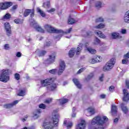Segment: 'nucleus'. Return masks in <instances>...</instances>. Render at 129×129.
Returning <instances> with one entry per match:
<instances>
[{
    "mask_svg": "<svg viewBox=\"0 0 129 129\" xmlns=\"http://www.w3.org/2000/svg\"><path fill=\"white\" fill-rule=\"evenodd\" d=\"M18 95H19V96H25V95H26V91L21 90Z\"/></svg>",
    "mask_w": 129,
    "mask_h": 129,
    "instance_id": "obj_32",
    "label": "nucleus"
},
{
    "mask_svg": "<svg viewBox=\"0 0 129 129\" xmlns=\"http://www.w3.org/2000/svg\"><path fill=\"white\" fill-rule=\"evenodd\" d=\"M123 20L125 23H129V11H127L124 15Z\"/></svg>",
    "mask_w": 129,
    "mask_h": 129,
    "instance_id": "obj_22",
    "label": "nucleus"
},
{
    "mask_svg": "<svg viewBox=\"0 0 129 129\" xmlns=\"http://www.w3.org/2000/svg\"><path fill=\"white\" fill-rule=\"evenodd\" d=\"M83 46V44L82 43H80V44L78 45V47L77 48V52L76 54L79 55L81 52V50H82V47Z\"/></svg>",
    "mask_w": 129,
    "mask_h": 129,
    "instance_id": "obj_24",
    "label": "nucleus"
},
{
    "mask_svg": "<svg viewBox=\"0 0 129 129\" xmlns=\"http://www.w3.org/2000/svg\"><path fill=\"white\" fill-rule=\"evenodd\" d=\"M87 111V116H90V115H92V114H94V113H95V109L92 107L88 108Z\"/></svg>",
    "mask_w": 129,
    "mask_h": 129,
    "instance_id": "obj_19",
    "label": "nucleus"
},
{
    "mask_svg": "<svg viewBox=\"0 0 129 129\" xmlns=\"http://www.w3.org/2000/svg\"><path fill=\"white\" fill-rule=\"evenodd\" d=\"M55 62V54H50L48 58L46 60V64H52Z\"/></svg>",
    "mask_w": 129,
    "mask_h": 129,
    "instance_id": "obj_14",
    "label": "nucleus"
},
{
    "mask_svg": "<svg viewBox=\"0 0 129 129\" xmlns=\"http://www.w3.org/2000/svg\"><path fill=\"white\" fill-rule=\"evenodd\" d=\"M120 107L122 111L123 112V113H125V114H126V113L128 112V108L125 106V103H122L120 104Z\"/></svg>",
    "mask_w": 129,
    "mask_h": 129,
    "instance_id": "obj_18",
    "label": "nucleus"
},
{
    "mask_svg": "<svg viewBox=\"0 0 129 129\" xmlns=\"http://www.w3.org/2000/svg\"><path fill=\"white\" fill-rule=\"evenodd\" d=\"M122 64H127L128 63V59H127L126 58H124L122 60Z\"/></svg>",
    "mask_w": 129,
    "mask_h": 129,
    "instance_id": "obj_44",
    "label": "nucleus"
},
{
    "mask_svg": "<svg viewBox=\"0 0 129 129\" xmlns=\"http://www.w3.org/2000/svg\"><path fill=\"white\" fill-rule=\"evenodd\" d=\"M44 8H49L50 7V2H47L43 4Z\"/></svg>",
    "mask_w": 129,
    "mask_h": 129,
    "instance_id": "obj_39",
    "label": "nucleus"
},
{
    "mask_svg": "<svg viewBox=\"0 0 129 129\" xmlns=\"http://www.w3.org/2000/svg\"><path fill=\"white\" fill-rule=\"evenodd\" d=\"M84 70H85V68H81L78 71V74H80V73H82V72H83Z\"/></svg>",
    "mask_w": 129,
    "mask_h": 129,
    "instance_id": "obj_46",
    "label": "nucleus"
},
{
    "mask_svg": "<svg viewBox=\"0 0 129 129\" xmlns=\"http://www.w3.org/2000/svg\"><path fill=\"white\" fill-rule=\"evenodd\" d=\"M34 13L35 11H34V9H26L24 11L23 16L24 17H28V16L30 14V17L33 18L34 16H35Z\"/></svg>",
    "mask_w": 129,
    "mask_h": 129,
    "instance_id": "obj_10",
    "label": "nucleus"
},
{
    "mask_svg": "<svg viewBox=\"0 0 129 129\" xmlns=\"http://www.w3.org/2000/svg\"><path fill=\"white\" fill-rule=\"evenodd\" d=\"M87 50L88 52L91 53V54H95L96 53V50L91 48H88Z\"/></svg>",
    "mask_w": 129,
    "mask_h": 129,
    "instance_id": "obj_31",
    "label": "nucleus"
},
{
    "mask_svg": "<svg viewBox=\"0 0 129 129\" xmlns=\"http://www.w3.org/2000/svg\"><path fill=\"white\" fill-rule=\"evenodd\" d=\"M126 86L127 88H129V81H126Z\"/></svg>",
    "mask_w": 129,
    "mask_h": 129,
    "instance_id": "obj_58",
    "label": "nucleus"
},
{
    "mask_svg": "<svg viewBox=\"0 0 129 129\" xmlns=\"http://www.w3.org/2000/svg\"><path fill=\"white\" fill-rule=\"evenodd\" d=\"M14 22L16 24H20V23H21V20H20V19H15Z\"/></svg>",
    "mask_w": 129,
    "mask_h": 129,
    "instance_id": "obj_56",
    "label": "nucleus"
},
{
    "mask_svg": "<svg viewBox=\"0 0 129 129\" xmlns=\"http://www.w3.org/2000/svg\"><path fill=\"white\" fill-rule=\"evenodd\" d=\"M87 34L88 36H92V32H91V31L87 32Z\"/></svg>",
    "mask_w": 129,
    "mask_h": 129,
    "instance_id": "obj_61",
    "label": "nucleus"
},
{
    "mask_svg": "<svg viewBox=\"0 0 129 129\" xmlns=\"http://www.w3.org/2000/svg\"><path fill=\"white\" fill-rule=\"evenodd\" d=\"M101 22H103V18L100 17L96 20V23H101Z\"/></svg>",
    "mask_w": 129,
    "mask_h": 129,
    "instance_id": "obj_40",
    "label": "nucleus"
},
{
    "mask_svg": "<svg viewBox=\"0 0 129 129\" xmlns=\"http://www.w3.org/2000/svg\"><path fill=\"white\" fill-rule=\"evenodd\" d=\"M19 103V100H15L13 103L10 104H7L4 105V108H12L14 105H16V104H18Z\"/></svg>",
    "mask_w": 129,
    "mask_h": 129,
    "instance_id": "obj_17",
    "label": "nucleus"
},
{
    "mask_svg": "<svg viewBox=\"0 0 129 129\" xmlns=\"http://www.w3.org/2000/svg\"><path fill=\"white\" fill-rule=\"evenodd\" d=\"M12 6H13V3L11 2L0 3V10H7Z\"/></svg>",
    "mask_w": 129,
    "mask_h": 129,
    "instance_id": "obj_9",
    "label": "nucleus"
},
{
    "mask_svg": "<svg viewBox=\"0 0 129 129\" xmlns=\"http://www.w3.org/2000/svg\"><path fill=\"white\" fill-rule=\"evenodd\" d=\"M90 63H92V64H94L95 63H97V62H99V59L96 60V59L92 58L89 60Z\"/></svg>",
    "mask_w": 129,
    "mask_h": 129,
    "instance_id": "obj_35",
    "label": "nucleus"
},
{
    "mask_svg": "<svg viewBox=\"0 0 129 129\" xmlns=\"http://www.w3.org/2000/svg\"><path fill=\"white\" fill-rule=\"evenodd\" d=\"M76 116V113H75V112H73L72 117H75Z\"/></svg>",
    "mask_w": 129,
    "mask_h": 129,
    "instance_id": "obj_59",
    "label": "nucleus"
},
{
    "mask_svg": "<svg viewBox=\"0 0 129 129\" xmlns=\"http://www.w3.org/2000/svg\"><path fill=\"white\" fill-rule=\"evenodd\" d=\"M115 64L114 58H111L109 61H108L103 68V71L104 72L107 71H110L113 68V66Z\"/></svg>",
    "mask_w": 129,
    "mask_h": 129,
    "instance_id": "obj_7",
    "label": "nucleus"
},
{
    "mask_svg": "<svg viewBox=\"0 0 129 129\" xmlns=\"http://www.w3.org/2000/svg\"><path fill=\"white\" fill-rule=\"evenodd\" d=\"M31 26H32L34 29H35L36 31L37 32H40V33H44L45 31L42 29L40 25H38L36 21L33 20V22H31Z\"/></svg>",
    "mask_w": 129,
    "mask_h": 129,
    "instance_id": "obj_8",
    "label": "nucleus"
},
{
    "mask_svg": "<svg viewBox=\"0 0 129 129\" xmlns=\"http://www.w3.org/2000/svg\"><path fill=\"white\" fill-rule=\"evenodd\" d=\"M53 81V78L47 79L41 81L42 86L47 87V90L48 91H54L57 88V84H52Z\"/></svg>",
    "mask_w": 129,
    "mask_h": 129,
    "instance_id": "obj_4",
    "label": "nucleus"
},
{
    "mask_svg": "<svg viewBox=\"0 0 129 129\" xmlns=\"http://www.w3.org/2000/svg\"><path fill=\"white\" fill-rule=\"evenodd\" d=\"M12 16L10 13H7L3 17V20H10V18H11Z\"/></svg>",
    "mask_w": 129,
    "mask_h": 129,
    "instance_id": "obj_30",
    "label": "nucleus"
},
{
    "mask_svg": "<svg viewBox=\"0 0 129 129\" xmlns=\"http://www.w3.org/2000/svg\"><path fill=\"white\" fill-rule=\"evenodd\" d=\"M22 129H34V128H33V127H28V128H27V127H24Z\"/></svg>",
    "mask_w": 129,
    "mask_h": 129,
    "instance_id": "obj_64",
    "label": "nucleus"
},
{
    "mask_svg": "<svg viewBox=\"0 0 129 129\" xmlns=\"http://www.w3.org/2000/svg\"><path fill=\"white\" fill-rule=\"evenodd\" d=\"M115 64L114 58H111L109 61H108L103 68V71L104 72L107 71H110L113 68V66Z\"/></svg>",
    "mask_w": 129,
    "mask_h": 129,
    "instance_id": "obj_6",
    "label": "nucleus"
},
{
    "mask_svg": "<svg viewBox=\"0 0 129 129\" xmlns=\"http://www.w3.org/2000/svg\"><path fill=\"white\" fill-rule=\"evenodd\" d=\"M55 9H51L50 10H48L47 12H48V13H52V12H55Z\"/></svg>",
    "mask_w": 129,
    "mask_h": 129,
    "instance_id": "obj_57",
    "label": "nucleus"
},
{
    "mask_svg": "<svg viewBox=\"0 0 129 129\" xmlns=\"http://www.w3.org/2000/svg\"><path fill=\"white\" fill-rule=\"evenodd\" d=\"M20 74L16 73L15 75V78L16 80H20Z\"/></svg>",
    "mask_w": 129,
    "mask_h": 129,
    "instance_id": "obj_43",
    "label": "nucleus"
},
{
    "mask_svg": "<svg viewBox=\"0 0 129 129\" xmlns=\"http://www.w3.org/2000/svg\"><path fill=\"white\" fill-rule=\"evenodd\" d=\"M58 112V110H55L53 111V115L52 116L53 122L45 121L42 124L43 128L45 129H52L54 128V126H58V122H59V118L60 116L59 114L56 113Z\"/></svg>",
    "mask_w": 129,
    "mask_h": 129,
    "instance_id": "obj_2",
    "label": "nucleus"
},
{
    "mask_svg": "<svg viewBox=\"0 0 129 129\" xmlns=\"http://www.w3.org/2000/svg\"><path fill=\"white\" fill-rule=\"evenodd\" d=\"M85 127H86V122L85 120H82L80 123L78 124L76 129H85Z\"/></svg>",
    "mask_w": 129,
    "mask_h": 129,
    "instance_id": "obj_15",
    "label": "nucleus"
},
{
    "mask_svg": "<svg viewBox=\"0 0 129 129\" xmlns=\"http://www.w3.org/2000/svg\"><path fill=\"white\" fill-rule=\"evenodd\" d=\"M35 52L39 56V57H42L47 53V52L45 50H40L39 49H37Z\"/></svg>",
    "mask_w": 129,
    "mask_h": 129,
    "instance_id": "obj_20",
    "label": "nucleus"
},
{
    "mask_svg": "<svg viewBox=\"0 0 129 129\" xmlns=\"http://www.w3.org/2000/svg\"><path fill=\"white\" fill-rule=\"evenodd\" d=\"M58 101L61 105L65 104L68 102V99H60L58 100Z\"/></svg>",
    "mask_w": 129,
    "mask_h": 129,
    "instance_id": "obj_28",
    "label": "nucleus"
},
{
    "mask_svg": "<svg viewBox=\"0 0 129 129\" xmlns=\"http://www.w3.org/2000/svg\"><path fill=\"white\" fill-rule=\"evenodd\" d=\"M6 35L10 37L12 35V28L9 22H6L5 24Z\"/></svg>",
    "mask_w": 129,
    "mask_h": 129,
    "instance_id": "obj_11",
    "label": "nucleus"
},
{
    "mask_svg": "<svg viewBox=\"0 0 129 129\" xmlns=\"http://www.w3.org/2000/svg\"><path fill=\"white\" fill-rule=\"evenodd\" d=\"M123 98L122 100L124 102H128L129 101V93L127 90L124 89L123 90Z\"/></svg>",
    "mask_w": 129,
    "mask_h": 129,
    "instance_id": "obj_12",
    "label": "nucleus"
},
{
    "mask_svg": "<svg viewBox=\"0 0 129 129\" xmlns=\"http://www.w3.org/2000/svg\"><path fill=\"white\" fill-rule=\"evenodd\" d=\"M52 98L47 99L45 100V102L48 104L51 103V102H52Z\"/></svg>",
    "mask_w": 129,
    "mask_h": 129,
    "instance_id": "obj_49",
    "label": "nucleus"
},
{
    "mask_svg": "<svg viewBox=\"0 0 129 129\" xmlns=\"http://www.w3.org/2000/svg\"><path fill=\"white\" fill-rule=\"evenodd\" d=\"M73 81L74 83L75 84V85L77 86V87L78 88H79V89H81V87H82V86L81 85V84L79 82V81L78 80V79H74L73 80Z\"/></svg>",
    "mask_w": 129,
    "mask_h": 129,
    "instance_id": "obj_21",
    "label": "nucleus"
},
{
    "mask_svg": "<svg viewBox=\"0 0 129 129\" xmlns=\"http://www.w3.org/2000/svg\"><path fill=\"white\" fill-rule=\"evenodd\" d=\"M36 11L37 13H39L40 16H41V17H42L43 18H45L46 17V14H45L44 13V11H42V10H41V9H40L39 8H37Z\"/></svg>",
    "mask_w": 129,
    "mask_h": 129,
    "instance_id": "obj_25",
    "label": "nucleus"
},
{
    "mask_svg": "<svg viewBox=\"0 0 129 129\" xmlns=\"http://www.w3.org/2000/svg\"><path fill=\"white\" fill-rule=\"evenodd\" d=\"M99 43H100V40L96 37L94 40V44H95V45H97L99 44Z\"/></svg>",
    "mask_w": 129,
    "mask_h": 129,
    "instance_id": "obj_38",
    "label": "nucleus"
},
{
    "mask_svg": "<svg viewBox=\"0 0 129 129\" xmlns=\"http://www.w3.org/2000/svg\"><path fill=\"white\" fill-rule=\"evenodd\" d=\"M11 71L10 70H3V73L0 76V81L2 82H8L10 80V74Z\"/></svg>",
    "mask_w": 129,
    "mask_h": 129,
    "instance_id": "obj_5",
    "label": "nucleus"
},
{
    "mask_svg": "<svg viewBox=\"0 0 129 129\" xmlns=\"http://www.w3.org/2000/svg\"><path fill=\"white\" fill-rule=\"evenodd\" d=\"M40 114H41V109H38L37 110H35L33 113V118L34 119H37L39 118V117L40 116Z\"/></svg>",
    "mask_w": 129,
    "mask_h": 129,
    "instance_id": "obj_16",
    "label": "nucleus"
},
{
    "mask_svg": "<svg viewBox=\"0 0 129 129\" xmlns=\"http://www.w3.org/2000/svg\"><path fill=\"white\" fill-rule=\"evenodd\" d=\"M75 50H76V48H73L70 50L69 55L71 58H72V57L74 56V54H75Z\"/></svg>",
    "mask_w": 129,
    "mask_h": 129,
    "instance_id": "obj_27",
    "label": "nucleus"
},
{
    "mask_svg": "<svg viewBox=\"0 0 129 129\" xmlns=\"http://www.w3.org/2000/svg\"><path fill=\"white\" fill-rule=\"evenodd\" d=\"M124 58L125 59H128V58H129V52H127V54H126L124 55Z\"/></svg>",
    "mask_w": 129,
    "mask_h": 129,
    "instance_id": "obj_53",
    "label": "nucleus"
},
{
    "mask_svg": "<svg viewBox=\"0 0 129 129\" xmlns=\"http://www.w3.org/2000/svg\"><path fill=\"white\" fill-rule=\"evenodd\" d=\"M4 49L5 50H9L10 49V44H6L4 45Z\"/></svg>",
    "mask_w": 129,
    "mask_h": 129,
    "instance_id": "obj_47",
    "label": "nucleus"
},
{
    "mask_svg": "<svg viewBox=\"0 0 129 129\" xmlns=\"http://www.w3.org/2000/svg\"><path fill=\"white\" fill-rule=\"evenodd\" d=\"M121 34H122L123 35H125V34H126V30L124 29H121Z\"/></svg>",
    "mask_w": 129,
    "mask_h": 129,
    "instance_id": "obj_50",
    "label": "nucleus"
},
{
    "mask_svg": "<svg viewBox=\"0 0 129 129\" xmlns=\"http://www.w3.org/2000/svg\"><path fill=\"white\" fill-rule=\"evenodd\" d=\"M96 60H99V62H100L101 61V59L100 58V56H97L96 58Z\"/></svg>",
    "mask_w": 129,
    "mask_h": 129,
    "instance_id": "obj_63",
    "label": "nucleus"
},
{
    "mask_svg": "<svg viewBox=\"0 0 129 129\" xmlns=\"http://www.w3.org/2000/svg\"><path fill=\"white\" fill-rule=\"evenodd\" d=\"M16 56L20 58L22 56V53L20 52H18L16 53Z\"/></svg>",
    "mask_w": 129,
    "mask_h": 129,
    "instance_id": "obj_55",
    "label": "nucleus"
},
{
    "mask_svg": "<svg viewBox=\"0 0 129 129\" xmlns=\"http://www.w3.org/2000/svg\"><path fill=\"white\" fill-rule=\"evenodd\" d=\"M109 91H110L111 92H112V91H113V90H114V86H111L109 88Z\"/></svg>",
    "mask_w": 129,
    "mask_h": 129,
    "instance_id": "obj_51",
    "label": "nucleus"
},
{
    "mask_svg": "<svg viewBox=\"0 0 129 129\" xmlns=\"http://www.w3.org/2000/svg\"><path fill=\"white\" fill-rule=\"evenodd\" d=\"M27 118H28V116L26 115L25 118L22 119V121H26V120H27Z\"/></svg>",
    "mask_w": 129,
    "mask_h": 129,
    "instance_id": "obj_62",
    "label": "nucleus"
},
{
    "mask_svg": "<svg viewBox=\"0 0 129 129\" xmlns=\"http://www.w3.org/2000/svg\"><path fill=\"white\" fill-rule=\"evenodd\" d=\"M111 37L112 39H117V38H118V37H119V34L116 32H113L111 34Z\"/></svg>",
    "mask_w": 129,
    "mask_h": 129,
    "instance_id": "obj_29",
    "label": "nucleus"
},
{
    "mask_svg": "<svg viewBox=\"0 0 129 129\" xmlns=\"http://www.w3.org/2000/svg\"><path fill=\"white\" fill-rule=\"evenodd\" d=\"M39 108H42V109H45L46 107V105L44 104H40L39 105Z\"/></svg>",
    "mask_w": 129,
    "mask_h": 129,
    "instance_id": "obj_42",
    "label": "nucleus"
},
{
    "mask_svg": "<svg viewBox=\"0 0 129 129\" xmlns=\"http://www.w3.org/2000/svg\"><path fill=\"white\" fill-rule=\"evenodd\" d=\"M75 23H76V21H75V20L74 19L70 18L69 19L68 23L69 25H73V24H75Z\"/></svg>",
    "mask_w": 129,
    "mask_h": 129,
    "instance_id": "obj_34",
    "label": "nucleus"
},
{
    "mask_svg": "<svg viewBox=\"0 0 129 129\" xmlns=\"http://www.w3.org/2000/svg\"><path fill=\"white\" fill-rule=\"evenodd\" d=\"M111 112L112 114H116V112H117V107L116 106L112 105Z\"/></svg>",
    "mask_w": 129,
    "mask_h": 129,
    "instance_id": "obj_26",
    "label": "nucleus"
},
{
    "mask_svg": "<svg viewBox=\"0 0 129 129\" xmlns=\"http://www.w3.org/2000/svg\"><path fill=\"white\" fill-rule=\"evenodd\" d=\"M50 45H51V42L49 41V42H46V43L44 44V46L45 47H49V46H50Z\"/></svg>",
    "mask_w": 129,
    "mask_h": 129,
    "instance_id": "obj_52",
    "label": "nucleus"
},
{
    "mask_svg": "<svg viewBox=\"0 0 129 129\" xmlns=\"http://www.w3.org/2000/svg\"><path fill=\"white\" fill-rule=\"evenodd\" d=\"M117 121H118V118H115L114 120V123H117Z\"/></svg>",
    "mask_w": 129,
    "mask_h": 129,
    "instance_id": "obj_60",
    "label": "nucleus"
},
{
    "mask_svg": "<svg viewBox=\"0 0 129 129\" xmlns=\"http://www.w3.org/2000/svg\"><path fill=\"white\" fill-rule=\"evenodd\" d=\"M72 125H73V124L72 123V122H69L67 125V127L68 128H71V127H72Z\"/></svg>",
    "mask_w": 129,
    "mask_h": 129,
    "instance_id": "obj_45",
    "label": "nucleus"
},
{
    "mask_svg": "<svg viewBox=\"0 0 129 129\" xmlns=\"http://www.w3.org/2000/svg\"><path fill=\"white\" fill-rule=\"evenodd\" d=\"M108 118L105 116L97 115L95 116L91 121L92 125H96L91 129H105L107 125L106 122Z\"/></svg>",
    "mask_w": 129,
    "mask_h": 129,
    "instance_id": "obj_1",
    "label": "nucleus"
},
{
    "mask_svg": "<svg viewBox=\"0 0 129 129\" xmlns=\"http://www.w3.org/2000/svg\"><path fill=\"white\" fill-rule=\"evenodd\" d=\"M95 33L98 35V37L102 38V39H105L106 38V36L104 35L101 31H95Z\"/></svg>",
    "mask_w": 129,
    "mask_h": 129,
    "instance_id": "obj_23",
    "label": "nucleus"
},
{
    "mask_svg": "<svg viewBox=\"0 0 129 129\" xmlns=\"http://www.w3.org/2000/svg\"><path fill=\"white\" fill-rule=\"evenodd\" d=\"M104 78V74H102V75L99 77V79L100 81L102 82V81H103Z\"/></svg>",
    "mask_w": 129,
    "mask_h": 129,
    "instance_id": "obj_48",
    "label": "nucleus"
},
{
    "mask_svg": "<svg viewBox=\"0 0 129 129\" xmlns=\"http://www.w3.org/2000/svg\"><path fill=\"white\" fill-rule=\"evenodd\" d=\"M102 7V3L100 2H97L96 3V8L97 9H100Z\"/></svg>",
    "mask_w": 129,
    "mask_h": 129,
    "instance_id": "obj_33",
    "label": "nucleus"
},
{
    "mask_svg": "<svg viewBox=\"0 0 129 129\" xmlns=\"http://www.w3.org/2000/svg\"><path fill=\"white\" fill-rule=\"evenodd\" d=\"M66 65L65 64V62L61 61L59 63V69L58 72V75H61L63 72H64V70H65V67Z\"/></svg>",
    "mask_w": 129,
    "mask_h": 129,
    "instance_id": "obj_13",
    "label": "nucleus"
},
{
    "mask_svg": "<svg viewBox=\"0 0 129 129\" xmlns=\"http://www.w3.org/2000/svg\"><path fill=\"white\" fill-rule=\"evenodd\" d=\"M44 28L45 30L48 33H56L57 34L61 33L62 34H60V35H58L55 37V39L57 40V41H59L60 39H61V37L63 36V34H70V33H71V31H72V28H70L68 30H67L66 32H64L62 30H58L53 27H52L50 25H46L44 26Z\"/></svg>",
    "mask_w": 129,
    "mask_h": 129,
    "instance_id": "obj_3",
    "label": "nucleus"
},
{
    "mask_svg": "<svg viewBox=\"0 0 129 129\" xmlns=\"http://www.w3.org/2000/svg\"><path fill=\"white\" fill-rule=\"evenodd\" d=\"M56 71H57L56 69H52V70H49V72L50 73V74H56Z\"/></svg>",
    "mask_w": 129,
    "mask_h": 129,
    "instance_id": "obj_41",
    "label": "nucleus"
},
{
    "mask_svg": "<svg viewBox=\"0 0 129 129\" xmlns=\"http://www.w3.org/2000/svg\"><path fill=\"white\" fill-rule=\"evenodd\" d=\"M93 76H94V74L93 73L90 74L88 76V77L86 78V80H87V81H88V80H90V79H91V78H92Z\"/></svg>",
    "mask_w": 129,
    "mask_h": 129,
    "instance_id": "obj_36",
    "label": "nucleus"
},
{
    "mask_svg": "<svg viewBox=\"0 0 129 129\" xmlns=\"http://www.w3.org/2000/svg\"><path fill=\"white\" fill-rule=\"evenodd\" d=\"M17 8H18V6L15 5V6H14L12 8V9H11V11H15V10H17Z\"/></svg>",
    "mask_w": 129,
    "mask_h": 129,
    "instance_id": "obj_54",
    "label": "nucleus"
},
{
    "mask_svg": "<svg viewBox=\"0 0 129 129\" xmlns=\"http://www.w3.org/2000/svg\"><path fill=\"white\" fill-rule=\"evenodd\" d=\"M105 27V25L104 24L101 23L99 25L95 27L97 29H103Z\"/></svg>",
    "mask_w": 129,
    "mask_h": 129,
    "instance_id": "obj_37",
    "label": "nucleus"
}]
</instances>
